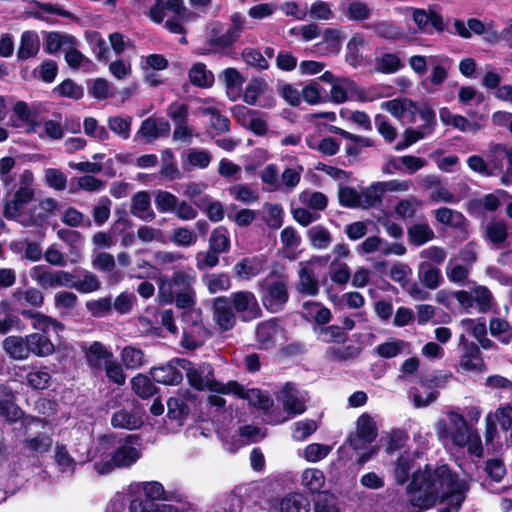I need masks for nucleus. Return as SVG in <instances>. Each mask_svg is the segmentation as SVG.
<instances>
[{
	"mask_svg": "<svg viewBox=\"0 0 512 512\" xmlns=\"http://www.w3.org/2000/svg\"><path fill=\"white\" fill-rule=\"evenodd\" d=\"M421 491L423 494L411 496L409 499L411 506L418 508L419 511L428 510L437 503L443 504L450 500V505L458 512L465 500V484L448 464H425L423 468L413 472L407 492L414 494Z\"/></svg>",
	"mask_w": 512,
	"mask_h": 512,
	"instance_id": "nucleus-1",
	"label": "nucleus"
},
{
	"mask_svg": "<svg viewBox=\"0 0 512 512\" xmlns=\"http://www.w3.org/2000/svg\"><path fill=\"white\" fill-rule=\"evenodd\" d=\"M0 416L9 423L21 420L22 433L28 434L30 427H45L47 421L34 415H25L24 411L16 404V396L7 384H0Z\"/></svg>",
	"mask_w": 512,
	"mask_h": 512,
	"instance_id": "nucleus-2",
	"label": "nucleus"
},
{
	"mask_svg": "<svg viewBox=\"0 0 512 512\" xmlns=\"http://www.w3.org/2000/svg\"><path fill=\"white\" fill-rule=\"evenodd\" d=\"M230 21L231 24L224 33H222V23H214L209 32L208 44L210 46L229 48L238 41L244 30L245 18L240 12H235L230 16Z\"/></svg>",
	"mask_w": 512,
	"mask_h": 512,
	"instance_id": "nucleus-3",
	"label": "nucleus"
},
{
	"mask_svg": "<svg viewBox=\"0 0 512 512\" xmlns=\"http://www.w3.org/2000/svg\"><path fill=\"white\" fill-rule=\"evenodd\" d=\"M194 276L189 273L177 270L170 278H162L158 284V298L162 304L174 302V294L181 291L191 290Z\"/></svg>",
	"mask_w": 512,
	"mask_h": 512,
	"instance_id": "nucleus-4",
	"label": "nucleus"
},
{
	"mask_svg": "<svg viewBox=\"0 0 512 512\" xmlns=\"http://www.w3.org/2000/svg\"><path fill=\"white\" fill-rule=\"evenodd\" d=\"M228 299L242 322H251L262 316V310L255 294L249 290L232 292Z\"/></svg>",
	"mask_w": 512,
	"mask_h": 512,
	"instance_id": "nucleus-5",
	"label": "nucleus"
},
{
	"mask_svg": "<svg viewBox=\"0 0 512 512\" xmlns=\"http://www.w3.org/2000/svg\"><path fill=\"white\" fill-rule=\"evenodd\" d=\"M289 300L287 284L283 280L273 281L267 284L262 296L263 306L270 313L282 311Z\"/></svg>",
	"mask_w": 512,
	"mask_h": 512,
	"instance_id": "nucleus-6",
	"label": "nucleus"
},
{
	"mask_svg": "<svg viewBox=\"0 0 512 512\" xmlns=\"http://www.w3.org/2000/svg\"><path fill=\"white\" fill-rule=\"evenodd\" d=\"M378 432L375 422L368 413H363L357 419L356 423V435L351 433L346 443L353 450L360 449V442L371 444L377 438Z\"/></svg>",
	"mask_w": 512,
	"mask_h": 512,
	"instance_id": "nucleus-7",
	"label": "nucleus"
},
{
	"mask_svg": "<svg viewBox=\"0 0 512 512\" xmlns=\"http://www.w3.org/2000/svg\"><path fill=\"white\" fill-rule=\"evenodd\" d=\"M179 360H182V358L175 357L169 360L166 364L151 367L148 374L156 383L167 386L178 385L183 380V374L181 372L182 365H180L179 362H176Z\"/></svg>",
	"mask_w": 512,
	"mask_h": 512,
	"instance_id": "nucleus-8",
	"label": "nucleus"
},
{
	"mask_svg": "<svg viewBox=\"0 0 512 512\" xmlns=\"http://www.w3.org/2000/svg\"><path fill=\"white\" fill-rule=\"evenodd\" d=\"M178 362L182 365L181 372L185 371L186 373L189 385L196 391H204L207 379L212 376V365L203 362L196 366L192 361L186 358H182V360Z\"/></svg>",
	"mask_w": 512,
	"mask_h": 512,
	"instance_id": "nucleus-9",
	"label": "nucleus"
},
{
	"mask_svg": "<svg viewBox=\"0 0 512 512\" xmlns=\"http://www.w3.org/2000/svg\"><path fill=\"white\" fill-rule=\"evenodd\" d=\"M213 318L222 331L232 330L237 322L231 301L226 296H218L212 302Z\"/></svg>",
	"mask_w": 512,
	"mask_h": 512,
	"instance_id": "nucleus-10",
	"label": "nucleus"
},
{
	"mask_svg": "<svg viewBox=\"0 0 512 512\" xmlns=\"http://www.w3.org/2000/svg\"><path fill=\"white\" fill-rule=\"evenodd\" d=\"M277 400L281 402L284 411L290 415H300L306 411L305 403L298 397L295 384L286 382L279 394Z\"/></svg>",
	"mask_w": 512,
	"mask_h": 512,
	"instance_id": "nucleus-11",
	"label": "nucleus"
},
{
	"mask_svg": "<svg viewBox=\"0 0 512 512\" xmlns=\"http://www.w3.org/2000/svg\"><path fill=\"white\" fill-rule=\"evenodd\" d=\"M35 196L32 187H20L15 191L13 198L6 201L3 210V216L8 220H13L22 213L23 206L30 203Z\"/></svg>",
	"mask_w": 512,
	"mask_h": 512,
	"instance_id": "nucleus-12",
	"label": "nucleus"
},
{
	"mask_svg": "<svg viewBox=\"0 0 512 512\" xmlns=\"http://www.w3.org/2000/svg\"><path fill=\"white\" fill-rule=\"evenodd\" d=\"M267 264V258L264 255L253 257H244L234 265V274L242 280H250L259 275Z\"/></svg>",
	"mask_w": 512,
	"mask_h": 512,
	"instance_id": "nucleus-13",
	"label": "nucleus"
},
{
	"mask_svg": "<svg viewBox=\"0 0 512 512\" xmlns=\"http://www.w3.org/2000/svg\"><path fill=\"white\" fill-rule=\"evenodd\" d=\"M400 190L403 189L402 184L398 180H391L384 183H374L365 192L362 193V207H374L382 202V195L385 190Z\"/></svg>",
	"mask_w": 512,
	"mask_h": 512,
	"instance_id": "nucleus-14",
	"label": "nucleus"
},
{
	"mask_svg": "<svg viewBox=\"0 0 512 512\" xmlns=\"http://www.w3.org/2000/svg\"><path fill=\"white\" fill-rule=\"evenodd\" d=\"M460 366L465 371L482 373L487 370L481 351L475 342H466L464 353L460 359Z\"/></svg>",
	"mask_w": 512,
	"mask_h": 512,
	"instance_id": "nucleus-15",
	"label": "nucleus"
},
{
	"mask_svg": "<svg viewBox=\"0 0 512 512\" xmlns=\"http://www.w3.org/2000/svg\"><path fill=\"white\" fill-rule=\"evenodd\" d=\"M31 431L25 434L22 441V448L24 451L30 453L32 456H42L51 451L53 445L52 436L46 433L39 432L35 436H31Z\"/></svg>",
	"mask_w": 512,
	"mask_h": 512,
	"instance_id": "nucleus-16",
	"label": "nucleus"
},
{
	"mask_svg": "<svg viewBox=\"0 0 512 512\" xmlns=\"http://www.w3.org/2000/svg\"><path fill=\"white\" fill-rule=\"evenodd\" d=\"M3 349L14 360H25L29 357L28 336L11 335L3 340Z\"/></svg>",
	"mask_w": 512,
	"mask_h": 512,
	"instance_id": "nucleus-17",
	"label": "nucleus"
},
{
	"mask_svg": "<svg viewBox=\"0 0 512 512\" xmlns=\"http://www.w3.org/2000/svg\"><path fill=\"white\" fill-rule=\"evenodd\" d=\"M278 319L271 318L259 323L256 327V339L262 349H271L275 346V337L278 330Z\"/></svg>",
	"mask_w": 512,
	"mask_h": 512,
	"instance_id": "nucleus-18",
	"label": "nucleus"
},
{
	"mask_svg": "<svg viewBox=\"0 0 512 512\" xmlns=\"http://www.w3.org/2000/svg\"><path fill=\"white\" fill-rule=\"evenodd\" d=\"M40 50V41L35 31H24L21 34L20 45L17 50V58L25 61L35 57Z\"/></svg>",
	"mask_w": 512,
	"mask_h": 512,
	"instance_id": "nucleus-19",
	"label": "nucleus"
},
{
	"mask_svg": "<svg viewBox=\"0 0 512 512\" xmlns=\"http://www.w3.org/2000/svg\"><path fill=\"white\" fill-rule=\"evenodd\" d=\"M30 276L44 290L59 287L58 270H53L47 265L34 266Z\"/></svg>",
	"mask_w": 512,
	"mask_h": 512,
	"instance_id": "nucleus-20",
	"label": "nucleus"
},
{
	"mask_svg": "<svg viewBox=\"0 0 512 512\" xmlns=\"http://www.w3.org/2000/svg\"><path fill=\"white\" fill-rule=\"evenodd\" d=\"M310 500L300 492L285 495L279 503L280 512H310Z\"/></svg>",
	"mask_w": 512,
	"mask_h": 512,
	"instance_id": "nucleus-21",
	"label": "nucleus"
},
{
	"mask_svg": "<svg viewBox=\"0 0 512 512\" xmlns=\"http://www.w3.org/2000/svg\"><path fill=\"white\" fill-rule=\"evenodd\" d=\"M86 362L89 367L100 369L102 361H110L113 358V353L109 351L106 346L99 341H94L85 351Z\"/></svg>",
	"mask_w": 512,
	"mask_h": 512,
	"instance_id": "nucleus-22",
	"label": "nucleus"
},
{
	"mask_svg": "<svg viewBox=\"0 0 512 512\" xmlns=\"http://www.w3.org/2000/svg\"><path fill=\"white\" fill-rule=\"evenodd\" d=\"M151 199L147 191H139L132 197L131 213L144 220L151 221L154 219L155 214L150 209Z\"/></svg>",
	"mask_w": 512,
	"mask_h": 512,
	"instance_id": "nucleus-23",
	"label": "nucleus"
},
{
	"mask_svg": "<svg viewBox=\"0 0 512 512\" xmlns=\"http://www.w3.org/2000/svg\"><path fill=\"white\" fill-rule=\"evenodd\" d=\"M111 425L117 429L136 430L143 425V421L134 411L123 408L113 413Z\"/></svg>",
	"mask_w": 512,
	"mask_h": 512,
	"instance_id": "nucleus-24",
	"label": "nucleus"
},
{
	"mask_svg": "<svg viewBox=\"0 0 512 512\" xmlns=\"http://www.w3.org/2000/svg\"><path fill=\"white\" fill-rule=\"evenodd\" d=\"M27 336L29 356L33 354L37 357H46L54 353L55 346L45 334L31 333Z\"/></svg>",
	"mask_w": 512,
	"mask_h": 512,
	"instance_id": "nucleus-25",
	"label": "nucleus"
},
{
	"mask_svg": "<svg viewBox=\"0 0 512 512\" xmlns=\"http://www.w3.org/2000/svg\"><path fill=\"white\" fill-rule=\"evenodd\" d=\"M339 9L349 21L362 22L371 17L370 7L362 1H351L348 4L343 1Z\"/></svg>",
	"mask_w": 512,
	"mask_h": 512,
	"instance_id": "nucleus-26",
	"label": "nucleus"
},
{
	"mask_svg": "<svg viewBox=\"0 0 512 512\" xmlns=\"http://www.w3.org/2000/svg\"><path fill=\"white\" fill-rule=\"evenodd\" d=\"M303 311L307 319H312L320 327L328 324L332 319L330 309L323 306L320 302H304Z\"/></svg>",
	"mask_w": 512,
	"mask_h": 512,
	"instance_id": "nucleus-27",
	"label": "nucleus"
},
{
	"mask_svg": "<svg viewBox=\"0 0 512 512\" xmlns=\"http://www.w3.org/2000/svg\"><path fill=\"white\" fill-rule=\"evenodd\" d=\"M132 391L141 399H148L158 393L159 388L153 383L149 375L137 374L131 379Z\"/></svg>",
	"mask_w": 512,
	"mask_h": 512,
	"instance_id": "nucleus-28",
	"label": "nucleus"
},
{
	"mask_svg": "<svg viewBox=\"0 0 512 512\" xmlns=\"http://www.w3.org/2000/svg\"><path fill=\"white\" fill-rule=\"evenodd\" d=\"M114 466L128 468L140 458V452L133 446L120 445L112 454Z\"/></svg>",
	"mask_w": 512,
	"mask_h": 512,
	"instance_id": "nucleus-29",
	"label": "nucleus"
},
{
	"mask_svg": "<svg viewBox=\"0 0 512 512\" xmlns=\"http://www.w3.org/2000/svg\"><path fill=\"white\" fill-rule=\"evenodd\" d=\"M418 277L428 289H436L442 280L441 271L430 262H421L418 266Z\"/></svg>",
	"mask_w": 512,
	"mask_h": 512,
	"instance_id": "nucleus-30",
	"label": "nucleus"
},
{
	"mask_svg": "<svg viewBox=\"0 0 512 512\" xmlns=\"http://www.w3.org/2000/svg\"><path fill=\"white\" fill-rule=\"evenodd\" d=\"M190 82L200 88H209L214 83V75L202 62L195 63L188 72Z\"/></svg>",
	"mask_w": 512,
	"mask_h": 512,
	"instance_id": "nucleus-31",
	"label": "nucleus"
},
{
	"mask_svg": "<svg viewBox=\"0 0 512 512\" xmlns=\"http://www.w3.org/2000/svg\"><path fill=\"white\" fill-rule=\"evenodd\" d=\"M325 483V476L323 471L316 468L305 469L301 476V484L311 494L322 492V487Z\"/></svg>",
	"mask_w": 512,
	"mask_h": 512,
	"instance_id": "nucleus-32",
	"label": "nucleus"
},
{
	"mask_svg": "<svg viewBox=\"0 0 512 512\" xmlns=\"http://www.w3.org/2000/svg\"><path fill=\"white\" fill-rule=\"evenodd\" d=\"M231 248L229 231L224 226H218L211 232L209 238V249L217 253H227Z\"/></svg>",
	"mask_w": 512,
	"mask_h": 512,
	"instance_id": "nucleus-33",
	"label": "nucleus"
},
{
	"mask_svg": "<svg viewBox=\"0 0 512 512\" xmlns=\"http://www.w3.org/2000/svg\"><path fill=\"white\" fill-rule=\"evenodd\" d=\"M318 338L327 344H344L348 340V333L338 325H323L318 330L314 329Z\"/></svg>",
	"mask_w": 512,
	"mask_h": 512,
	"instance_id": "nucleus-34",
	"label": "nucleus"
},
{
	"mask_svg": "<svg viewBox=\"0 0 512 512\" xmlns=\"http://www.w3.org/2000/svg\"><path fill=\"white\" fill-rule=\"evenodd\" d=\"M403 67L404 63L396 53H384L375 61V70L382 74H393Z\"/></svg>",
	"mask_w": 512,
	"mask_h": 512,
	"instance_id": "nucleus-35",
	"label": "nucleus"
},
{
	"mask_svg": "<svg viewBox=\"0 0 512 512\" xmlns=\"http://www.w3.org/2000/svg\"><path fill=\"white\" fill-rule=\"evenodd\" d=\"M314 512H341L338 497L329 490L319 492L314 499Z\"/></svg>",
	"mask_w": 512,
	"mask_h": 512,
	"instance_id": "nucleus-36",
	"label": "nucleus"
},
{
	"mask_svg": "<svg viewBox=\"0 0 512 512\" xmlns=\"http://www.w3.org/2000/svg\"><path fill=\"white\" fill-rule=\"evenodd\" d=\"M364 44V39L358 35L352 36L347 43L345 60L354 68L360 66L363 62V56L360 53V48L363 47Z\"/></svg>",
	"mask_w": 512,
	"mask_h": 512,
	"instance_id": "nucleus-37",
	"label": "nucleus"
},
{
	"mask_svg": "<svg viewBox=\"0 0 512 512\" xmlns=\"http://www.w3.org/2000/svg\"><path fill=\"white\" fill-rule=\"evenodd\" d=\"M144 352L140 348L125 346L121 351V360L129 370L140 368L145 363Z\"/></svg>",
	"mask_w": 512,
	"mask_h": 512,
	"instance_id": "nucleus-38",
	"label": "nucleus"
},
{
	"mask_svg": "<svg viewBox=\"0 0 512 512\" xmlns=\"http://www.w3.org/2000/svg\"><path fill=\"white\" fill-rule=\"evenodd\" d=\"M389 164H391V166L397 171H402L404 166L410 174H413L422 169L425 166L426 161L417 156L405 155L400 158H392L389 161Z\"/></svg>",
	"mask_w": 512,
	"mask_h": 512,
	"instance_id": "nucleus-39",
	"label": "nucleus"
},
{
	"mask_svg": "<svg viewBox=\"0 0 512 512\" xmlns=\"http://www.w3.org/2000/svg\"><path fill=\"white\" fill-rule=\"evenodd\" d=\"M247 393L248 396L245 397V399L249 401V404L263 411L265 414H268L274 405L271 397L258 388L250 389Z\"/></svg>",
	"mask_w": 512,
	"mask_h": 512,
	"instance_id": "nucleus-40",
	"label": "nucleus"
},
{
	"mask_svg": "<svg viewBox=\"0 0 512 512\" xmlns=\"http://www.w3.org/2000/svg\"><path fill=\"white\" fill-rule=\"evenodd\" d=\"M486 236L497 248H502V244L508 238L506 223L502 220L489 223L486 227Z\"/></svg>",
	"mask_w": 512,
	"mask_h": 512,
	"instance_id": "nucleus-41",
	"label": "nucleus"
},
{
	"mask_svg": "<svg viewBox=\"0 0 512 512\" xmlns=\"http://www.w3.org/2000/svg\"><path fill=\"white\" fill-rule=\"evenodd\" d=\"M361 351V347L349 344L341 348L331 346L327 349V354L333 360L345 362L356 359L361 354Z\"/></svg>",
	"mask_w": 512,
	"mask_h": 512,
	"instance_id": "nucleus-42",
	"label": "nucleus"
},
{
	"mask_svg": "<svg viewBox=\"0 0 512 512\" xmlns=\"http://www.w3.org/2000/svg\"><path fill=\"white\" fill-rule=\"evenodd\" d=\"M310 244L317 249H325L329 246L332 237L327 228L322 225L311 227L307 231Z\"/></svg>",
	"mask_w": 512,
	"mask_h": 512,
	"instance_id": "nucleus-43",
	"label": "nucleus"
},
{
	"mask_svg": "<svg viewBox=\"0 0 512 512\" xmlns=\"http://www.w3.org/2000/svg\"><path fill=\"white\" fill-rule=\"evenodd\" d=\"M53 92L60 97H66L73 100H80L84 96V89L81 85L76 84L72 79L67 78L57 85Z\"/></svg>",
	"mask_w": 512,
	"mask_h": 512,
	"instance_id": "nucleus-44",
	"label": "nucleus"
},
{
	"mask_svg": "<svg viewBox=\"0 0 512 512\" xmlns=\"http://www.w3.org/2000/svg\"><path fill=\"white\" fill-rule=\"evenodd\" d=\"M409 241L421 246L434 238L433 230L427 224H415L408 229Z\"/></svg>",
	"mask_w": 512,
	"mask_h": 512,
	"instance_id": "nucleus-45",
	"label": "nucleus"
},
{
	"mask_svg": "<svg viewBox=\"0 0 512 512\" xmlns=\"http://www.w3.org/2000/svg\"><path fill=\"white\" fill-rule=\"evenodd\" d=\"M190 413V407L179 397L167 400V417L171 420L183 421Z\"/></svg>",
	"mask_w": 512,
	"mask_h": 512,
	"instance_id": "nucleus-46",
	"label": "nucleus"
},
{
	"mask_svg": "<svg viewBox=\"0 0 512 512\" xmlns=\"http://www.w3.org/2000/svg\"><path fill=\"white\" fill-rule=\"evenodd\" d=\"M13 113L22 123L28 126L29 132H34L36 127H38L39 124L36 121L37 115L36 113H32L26 102L17 101L13 107Z\"/></svg>",
	"mask_w": 512,
	"mask_h": 512,
	"instance_id": "nucleus-47",
	"label": "nucleus"
},
{
	"mask_svg": "<svg viewBox=\"0 0 512 512\" xmlns=\"http://www.w3.org/2000/svg\"><path fill=\"white\" fill-rule=\"evenodd\" d=\"M450 421L454 426V431L451 433L452 441L459 446H464L466 443L465 432L467 430V421L462 414L451 412Z\"/></svg>",
	"mask_w": 512,
	"mask_h": 512,
	"instance_id": "nucleus-48",
	"label": "nucleus"
},
{
	"mask_svg": "<svg viewBox=\"0 0 512 512\" xmlns=\"http://www.w3.org/2000/svg\"><path fill=\"white\" fill-rule=\"evenodd\" d=\"M58 74V65L52 59L44 60L33 70V76L44 83H52Z\"/></svg>",
	"mask_w": 512,
	"mask_h": 512,
	"instance_id": "nucleus-49",
	"label": "nucleus"
},
{
	"mask_svg": "<svg viewBox=\"0 0 512 512\" xmlns=\"http://www.w3.org/2000/svg\"><path fill=\"white\" fill-rule=\"evenodd\" d=\"M54 459L59 471H61L62 473L74 472L76 467V461L68 452L66 445L57 444Z\"/></svg>",
	"mask_w": 512,
	"mask_h": 512,
	"instance_id": "nucleus-50",
	"label": "nucleus"
},
{
	"mask_svg": "<svg viewBox=\"0 0 512 512\" xmlns=\"http://www.w3.org/2000/svg\"><path fill=\"white\" fill-rule=\"evenodd\" d=\"M489 330L492 336H501V342L508 344L512 339V327L508 321L500 318H492L489 324Z\"/></svg>",
	"mask_w": 512,
	"mask_h": 512,
	"instance_id": "nucleus-51",
	"label": "nucleus"
},
{
	"mask_svg": "<svg viewBox=\"0 0 512 512\" xmlns=\"http://www.w3.org/2000/svg\"><path fill=\"white\" fill-rule=\"evenodd\" d=\"M338 199L343 207L357 208L362 205V196L350 186L339 188Z\"/></svg>",
	"mask_w": 512,
	"mask_h": 512,
	"instance_id": "nucleus-52",
	"label": "nucleus"
},
{
	"mask_svg": "<svg viewBox=\"0 0 512 512\" xmlns=\"http://www.w3.org/2000/svg\"><path fill=\"white\" fill-rule=\"evenodd\" d=\"M299 276L301 280V288L299 291L305 295L316 296L319 292V286L313 272L307 268H302L299 271Z\"/></svg>",
	"mask_w": 512,
	"mask_h": 512,
	"instance_id": "nucleus-53",
	"label": "nucleus"
},
{
	"mask_svg": "<svg viewBox=\"0 0 512 512\" xmlns=\"http://www.w3.org/2000/svg\"><path fill=\"white\" fill-rule=\"evenodd\" d=\"M26 381L29 386L36 390H44L50 386L51 375L44 370H33L27 373Z\"/></svg>",
	"mask_w": 512,
	"mask_h": 512,
	"instance_id": "nucleus-54",
	"label": "nucleus"
},
{
	"mask_svg": "<svg viewBox=\"0 0 512 512\" xmlns=\"http://www.w3.org/2000/svg\"><path fill=\"white\" fill-rule=\"evenodd\" d=\"M177 202L178 198L168 191L159 190L155 195V205L161 213L174 211L177 207Z\"/></svg>",
	"mask_w": 512,
	"mask_h": 512,
	"instance_id": "nucleus-55",
	"label": "nucleus"
},
{
	"mask_svg": "<svg viewBox=\"0 0 512 512\" xmlns=\"http://www.w3.org/2000/svg\"><path fill=\"white\" fill-rule=\"evenodd\" d=\"M474 303H477L478 310L481 313L490 311L493 304V295L486 286H477L474 289Z\"/></svg>",
	"mask_w": 512,
	"mask_h": 512,
	"instance_id": "nucleus-56",
	"label": "nucleus"
},
{
	"mask_svg": "<svg viewBox=\"0 0 512 512\" xmlns=\"http://www.w3.org/2000/svg\"><path fill=\"white\" fill-rule=\"evenodd\" d=\"M162 503L145 497H135L130 501V512H161Z\"/></svg>",
	"mask_w": 512,
	"mask_h": 512,
	"instance_id": "nucleus-57",
	"label": "nucleus"
},
{
	"mask_svg": "<svg viewBox=\"0 0 512 512\" xmlns=\"http://www.w3.org/2000/svg\"><path fill=\"white\" fill-rule=\"evenodd\" d=\"M58 403L54 399H50L47 397H40L35 401L34 408L43 417L41 419H45L47 423H49L48 418L54 416L58 411ZM46 424L45 426H47Z\"/></svg>",
	"mask_w": 512,
	"mask_h": 512,
	"instance_id": "nucleus-58",
	"label": "nucleus"
},
{
	"mask_svg": "<svg viewBox=\"0 0 512 512\" xmlns=\"http://www.w3.org/2000/svg\"><path fill=\"white\" fill-rule=\"evenodd\" d=\"M45 183L57 191H63L67 186V176L59 169L48 168L45 170Z\"/></svg>",
	"mask_w": 512,
	"mask_h": 512,
	"instance_id": "nucleus-59",
	"label": "nucleus"
},
{
	"mask_svg": "<svg viewBox=\"0 0 512 512\" xmlns=\"http://www.w3.org/2000/svg\"><path fill=\"white\" fill-rule=\"evenodd\" d=\"M322 89L323 88L317 82H311L310 84L306 85L302 89V97L304 101L310 105L325 103L328 97L321 95Z\"/></svg>",
	"mask_w": 512,
	"mask_h": 512,
	"instance_id": "nucleus-60",
	"label": "nucleus"
},
{
	"mask_svg": "<svg viewBox=\"0 0 512 512\" xmlns=\"http://www.w3.org/2000/svg\"><path fill=\"white\" fill-rule=\"evenodd\" d=\"M293 438L297 441H303L314 433L317 428V422L313 419H305L294 423Z\"/></svg>",
	"mask_w": 512,
	"mask_h": 512,
	"instance_id": "nucleus-61",
	"label": "nucleus"
},
{
	"mask_svg": "<svg viewBox=\"0 0 512 512\" xmlns=\"http://www.w3.org/2000/svg\"><path fill=\"white\" fill-rule=\"evenodd\" d=\"M219 254L214 250L200 251L196 254V267L199 271L214 268L219 263Z\"/></svg>",
	"mask_w": 512,
	"mask_h": 512,
	"instance_id": "nucleus-62",
	"label": "nucleus"
},
{
	"mask_svg": "<svg viewBox=\"0 0 512 512\" xmlns=\"http://www.w3.org/2000/svg\"><path fill=\"white\" fill-rule=\"evenodd\" d=\"M266 83L263 79H253L245 88L243 94V101L249 105H255L258 96L263 91Z\"/></svg>",
	"mask_w": 512,
	"mask_h": 512,
	"instance_id": "nucleus-63",
	"label": "nucleus"
},
{
	"mask_svg": "<svg viewBox=\"0 0 512 512\" xmlns=\"http://www.w3.org/2000/svg\"><path fill=\"white\" fill-rule=\"evenodd\" d=\"M230 287V277L224 272L212 274L211 278L207 282V288L211 294H215L220 291H227Z\"/></svg>",
	"mask_w": 512,
	"mask_h": 512,
	"instance_id": "nucleus-64",
	"label": "nucleus"
}]
</instances>
